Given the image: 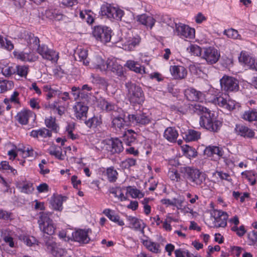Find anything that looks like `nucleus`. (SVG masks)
Listing matches in <instances>:
<instances>
[{
    "label": "nucleus",
    "mask_w": 257,
    "mask_h": 257,
    "mask_svg": "<svg viewBox=\"0 0 257 257\" xmlns=\"http://www.w3.org/2000/svg\"><path fill=\"white\" fill-rule=\"evenodd\" d=\"M194 111L196 113H201L200 117V125L213 132H217L221 126V122L216 117L214 113L205 107L199 104L194 106Z\"/></svg>",
    "instance_id": "obj_1"
},
{
    "label": "nucleus",
    "mask_w": 257,
    "mask_h": 257,
    "mask_svg": "<svg viewBox=\"0 0 257 257\" xmlns=\"http://www.w3.org/2000/svg\"><path fill=\"white\" fill-rule=\"evenodd\" d=\"M179 171L188 181L197 186H201L207 178L205 173L194 167H181Z\"/></svg>",
    "instance_id": "obj_2"
},
{
    "label": "nucleus",
    "mask_w": 257,
    "mask_h": 257,
    "mask_svg": "<svg viewBox=\"0 0 257 257\" xmlns=\"http://www.w3.org/2000/svg\"><path fill=\"white\" fill-rule=\"evenodd\" d=\"M52 213L50 212H41L39 213L38 223L40 230L49 235L54 234L56 227L50 218Z\"/></svg>",
    "instance_id": "obj_3"
},
{
    "label": "nucleus",
    "mask_w": 257,
    "mask_h": 257,
    "mask_svg": "<svg viewBox=\"0 0 257 257\" xmlns=\"http://www.w3.org/2000/svg\"><path fill=\"white\" fill-rule=\"evenodd\" d=\"M127 89V96L131 103L135 105L142 104L145 100V96L141 87L134 83L126 84Z\"/></svg>",
    "instance_id": "obj_4"
},
{
    "label": "nucleus",
    "mask_w": 257,
    "mask_h": 257,
    "mask_svg": "<svg viewBox=\"0 0 257 257\" xmlns=\"http://www.w3.org/2000/svg\"><path fill=\"white\" fill-rule=\"evenodd\" d=\"M18 152H20L24 158L31 157L37 159H38L37 157L41 155L40 152L35 151L30 146H19L18 147H17L14 146L11 150L8 151L9 159L10 160L15 159Z\"/></svg>",
    "instance_id": "obj_5"
},
{
    "label": "nucleus",
    "mask_w": 257,
    "mask_h": 257,
    "mask_svg": "<svg viewBox=\"0 0 257 257\" xmlns=\"http://www.w3.org/2000/svg\"><path fill=\"white\" fill-rule=\"evenodd\" d=\"M100 14L102 16L105 17L108 19L121 20L124 12L115 7L112 6L108 4H105L101 6Z\"/></svg>",
    "instance_id": "obj_6"
},
{
    "label": "nucleus",
    "mask_w": 257,
    "mask_h": 257,
    "mask_svg": "<svg viewBox=\"0 0 257 257\" xmlns=\"http://www.w3.org/2000/svg\"><path fill=\"white\" fill-rule=\"evenodd\" d=\"M103 150L107 151L110 154L119 153L123 150L122 142L117 138H112L101 142Z\"/></svg>",
    "instance_id": "obj_7"
},
{
    "label": "nucleus",
    "mask_w": 257,
    "mask_h": 257,
    "mask_svg": "<svg viewBox=\"0 0 257 257\" xmlns=\"http://www.w3.org/2000/svg\"><path fill=\"white\" fill-rule=\"evenodd\" d=\"M211 217L214 218L213 226L216 228H225L227 226L228 214L220 209H213L210 212Z\"/></svg>",
    "instance_id": "obj_8"
},
{
    "label": "nucleus",
    "mask_w": 257,
    "mask_h": 257,
    "mask_svg": "<svg viewBox=\"0 0 257 257\" xmlns=\"http://www.w3.org/2000/svg\"><path fill=\"white\" fill-rule=\"evenodd\" d=\"M111 30L103 26H97L94 27L93 35L95 39L103 43L110 42L111 37Z\"/></svg>",
    "instance_id": "obj_9"
},
{
    "label": "nucleus",
    "mask_w": 257,
    "mask_h": 257,
    "mask_svg": "<svg viewBox=\"0 0 257 257\" xmlns=\"http://www.w3.org/2000/svg\"><path fill=\"white\" fill-rule=\"evenodd\" d=\"M174 34L181 39H192L195 38V29L185 24L179 23L176 25Z\"/></svg>",
    "instance_id": "obj_10"
},
{
    "label": "nucleus",
    "mask_w": 257,
    "mask_h": 257,
    "mask_svg": "<svg viewBox=\"0 0 257 257\" xmlns=\"http://www.w3.org/2000/svg\"><path fill=\"white\" fill-rule=\"evenodd\" d=\"M37 51L43 59L51 61L52 63H56L58 60V53L54 49L49 48L45 44L39 45Z\"/></svg>",
    "instance_id": "obj_11"
},
{
    "label": "nucleus",
    "mask_w": 257,
    "mask_h": 257,
    "mask_svg": "<svg viewBox=\"0 0 257 257\" xmlns=\"http://www.w3.org/2000/svg\"><path fill=\"white\" fill-rule=\"evenodd\" d=\"M213 102L229 111L232 110L235 108L236 106H238V103L226 95L216 97L213 99Z\"/></svg>",
    "instance_id": "obj_12"
},
{
    "label": "nucleus",
    "mask_w": 257,
    "mask_h": 257,
    "mask_svg": "<svg viewBox=\"0 0 257 257\" xmlns=\"http://www.w3.org/2000/svg\"><path fill=\"white\" fill-rule=\"evenodd\" d=\"M92 233L90 228L78 229L72 234L73 240L80 244H87L90 241L89 234Z\"/></svg>",
    "instance_id": "obj_13"
},
{
    "label": "nucleus",
    "mask_w": 257,
    "mask_h": 257,
    "mask_svg": "<svg viewBox=\"0 0 257 257\" xmlns=\"http://www.w3.org/2000/svg\"><path fill=\"white\" fill-rule=\"evenodd\" d=\"M220 57L219 52L215 48L211 47L203 49L202 58L209 64L216 63Z\"/></svg>",
    "instance_id": "obj_14"
},
{
    "label": "nucleus",
    "mask_w": 257,
    "mask_h": 257,
    "mask_svg": "<svg viewBox=\"0 0 257 257\" xmlns=\"http://www.w3.org/2000/svg\"><path fill=\"white\" fill-rule=\"evenodd\" d=\"M221 88L226 91H237L239 89L238 81L234 78L224 76L220 80Z\"/></svg>",
    "instance_id": "obj_15"
},
{
    "label": "nucleus",
    "mask_w": 257,
    "mask_h": 257,
    "mask_svg": "<svg viewBox=\"0 0 257 257\" xmlns=\"http://www.w3.org/2000/svg\"><path fill=\"white\" fill-rule=\"evenodd\" d=\"M126 219L130 228L140 231L143 234L145 233L144 229L146 227V224L143 220L130 215L126 216Z\"/></svg>",
    "instance_id": "obj_16"
},
{
    "label": "nucleus",
    "mask_w": 257,
    "mask_h": 257,
    "mask_svg": "<svg viewBox=\"0 0 257 257\" xmlns=\"http://www.w3.org/2000/svg\"><path fill=\"white\" fill-rule=\"evenodd\" d=\"M141 42V38L139 36H129L122 39V49L126 51L134 50Z\"/></svg>",
    "instance_id": "obj_17"
},
{
    "label": "nucleus",
    "mask_w": 257,
    "mask_h": 257,
    "mask_svg": "<svg viewBox=\"0 0 257 257\" xmlns=\"http://www.w3.org/2000/svg\"><path fill=\"white\" fill-rule=\"evenodd\" d=\"M129 121L141 125H146L151 122V118L148 114L145 112H139L136 114H129L128 115Z\"/></svg>",
    "instance_id": "obj_18"
},
{
    "label": "nucleus",
    "mask_w": 257,
    "mask_h": 257,
    "mask_svg": "<svg viewBox=\"0 0 257 257\" xmlns=\"http://www.w3.org/2000/svg\"><path fill=\"white\" fill-rule=\"evenodd\" d=\"M184 93L186 98L189 101L202 102L205 99L204 93L192 87L186 89Z\"/></svg>",
    "instance_id": "obj_19"
},
{
    "label": "nucleus",
    "mask_w": 257,
    "mask_h": 257,
    "mask_svg": "<svg viewBox=\"0 0 257 257\" xmlns=\"http://www.w3.org/2000/svg\"><path fill=\"white\" fill-rule=\"evenodd\" d=\"M74 115L77 119L85 120L87 117L88 107L83 102H77L73 107Z\"/></svg>",
    "instance_id": "obj_20"
},
{
    "label": "nucleus",
    "mask_w": 257,
    "mask_h": 257,
    "mask_svg": "<svg viewBox=\"0 0 257 257\" xmlns=\"http://www.w3.org/2000/svg\"><path fill=\"white\" fill-rule=\"evenodd\" d=\"M46 244L47 249L55 257H61L66 252L65 250L55 242L47 241Z\"/></svg>",
    "instance_id": "obj_21"
},
{
    "label": "nucleus",
    "mask_w": 257,
    "mask_h": 257,
    "mask_svg": "<svg viewBox=\"0 0 257 257\" xmlns=\"http://www.w3.org/2000/svg\"><path fill=\"white\" fill-rule=\"evenodd\" d=\"M170 71L172 76L176 79H182L184 78L187 74L186 69L180 65L171 66Z\"/></svg>",
    "instance_id": "obj_22"
},
{
    "label": "nucleus",
    "mask_w": 257,
    "mask_h": 257,
    "mask_svg": "<svg viewBox=\"0 0 257 257\" xmlns=\"http://www.w3.org/2000/svg\"><path fill=\"white\" fill-rule=\"evenodd\" d=\"M142 243L149 251L152 253L159 254L161 252V244L159 243L153 241L149 238L143 239Z\"/></svg>",
    "instance_id": "obj_23"
},
{
    "label": "nucleus",
    "mask_w": 257,
    "mask_h": 257,
    "mask_svg": "<svg viewBox=\"0 0 257 257\" xmlns=\"http://www.w3.org/2000/svg\"><path fill=\"white\" fill-rule=\"evenodd\" d=\"M107 69L111 70L118 76H121L123 73L122 66L118 63L117 60L115 58L107 59Z\"/></svg>",
    "instance_id": "obj_24"
},
{
    "label": "nucleus",
    "mask_w": 257,
    "mask_h": 257,
    "mask_svg": "<svg viewBox=\"0 0 257 257\" xmlns=\"http://www.w3.org/2000/svg\"><path fill=\"white\" fill-rule=\"evenodd\" d=\"M235 133L243 137L253 138L254 132L248 127L242 124H237L234 129Z\"/></svg>",
    "instance_id": "obj_25"
},
{
    "label": "nucleus",
    "mask_w": 257,
    "mask_h": 257,
    "mask_svg": "<svg viewBox=\"0 0 257 257\" xmlns=\"http://www.w3.org/2000/svg\"><path fill=\"white\" fill-rule=\"evenodd\" d=\"M16 187L21 192L28 194L32 193L34 190L33 184L27 180L18 182Z\"/></svg>",
    "instance_id": "obj_26"
},
{
    "label": "nucleus",
    "mask_w": 257,
    "mask_h": 257,
    "mask_svg": "<svg viewBox=\"0 0 257 257\" xmlns=\"http://www.w3.org/2000/svg\"><path fill=\"white\" fill-rule=\"evenodd\" d=\"M93 68L99 69L100 71L107 70V60L105 61L101 57L96 56L91 61Z\"/></svg>",
    "instance_id": "obj_27"
},
{
    "label": "nucleus",
    "mask_w": 257,
    "mask_h": 257,
    "mask_svg": "<svg viewBox=\"0 0 257 257\" xmlns=\"http://www.w3.org/2000/svg\"><path fill=\"white\" fill-rule=\"evenodd\" d=\"M33 115V113L32 111L24 109L18 113L16 118L20 124L25 125L28 123L29 118L32 117Z\"/></svg>",
    "instance_id": "obj_28"
},
{
    "label": "nucleus",
    "mask_w": 257,
    "mask_h": 257,
    "mask_svg": "<svg viewBox=\"0 0 257 257\" xmlns=\"http://www.w3.org/2000/svg\"><path fill=\"white\" fill-rule=\"evenodd\" d=\"M124 66L128 68L130 70L134 71L137 73L144 74L146 73L145 68L143 66H141L138 64V62L134 60H127Z\"/></svg>",
    "instance_id": "obj_29"
},
{
    "label": "nucleus",
    "mask_w": 257,
    "mask_h": 257,
    "mask_svg": "<svg viewBox=\"0 0 257 257\" xmlns=\"http://www.w3.org/2000/svg\"><path fill=\"white\" fill-rule=\"evenodd\" d=\"M138 21L145 26L147 29H152L155 25L156 20L151 16L143 14L138 17Z\"/></svg>",
    "instance_id": "obj_30"
},
{
    "label": "nucleus",
    "mask_w": 257,
    "mask_h": 257,
    "mask_svg": "<svg viewBox=\"0 0 257 257\" xmlns=\"http://www.w3.org/2000/svg\"><path fill=\"white\" fill-rule=\"evenodd\" d=\"M52 133L50 131L45 127H43L38 130H34L31 132L30 136L34 138H47L51 137Z\"/></svg>",
    "instance_id": "obj_31"
},
{
    "label": "nucleus",
    "mask_w": 257,
    "mask_h": 257,
    "mask_svg": "<svg viewBox=\"0 0 257 257\" xmlns=\"http://www.w3.org/2000/svg\"><path fill=\"white\" fill-rule=\"evenodd\" d=\"M178 137V133L175 127H168L164 131V137L169 142L174 143Z\"/></svg>",
    "instance_id": "obj_32"
},
{
    "label": "nucleus",
    "mask_w": 257,
    "mask_h": 257,
    "mask_svg": "<svg viewBox=\"0 0 257 257\" xmlns=\"http://www.w3.org/2000/svg\"><path fill=\"white\" fill-rule=\"evenodd\" d=\"M14 54L16 58L24 62H34L37 59V57L31 53L14 52Z\"/></svg>",
    "instance_id": "obj_33"
},
{
    "label": "nucleus",
    "mask_w": 257,
    "mask_h": 257,
    "mask_svg": "<svg viewBox=\"0 0 257 257\" xmlns=\"http://www.w3.org/2000/svg\"><path fill=\"white\" fill-rule=\"evenodd\" d=\"M201 134L199 132L189 130L184 134L183 138L186 142H192L197 141L200 138Z\"/></svg>",
    "instance_id": "obj_34"
},
{
    "label": "nucleus",
    "mask_w": 257,
    "mask_h": 257,
    "mask_svg": "<svg viewBox=\"0 0 257 257\" xmlns=\"http://www.w3.org/2000/svg\"><path fill=\"white\" fill-rule=\"evenodd\" d=\"M137 136V134L132 130L125 131L123 137L125 144L127 146H131L133 143L135 142Z\"/></svg>",
    "instance_id": "obj_35"
},
{
    "label": "nucleus",
    "mask_w": 257,
    "mask_h": 257,
    "mask_svg": "<svg viewBox=\"0 0 257 257\" xmlns=\"http://www.w3.org/2000/svg\"><path fill=\"white\" fill-rule=\"evenodd\" d=\"M66 198V197L62 195L55 197L52 202L53 208L56 210L61 211L63 209V203Z\"/></svg>",
    "instance_id": "obj_36"
},
{
    "label": "nucleus",
    "mask_w": 257,
    "mask_h": 257,
    "mask_svg": "<svg viewBox=\"0 0 257 257\" xmlns=\"http://www.w3.org/2000/svg\"><path fill=\"white\" fill-rule=\"evenodd\" d=\"M25 40L28 45H33V47L36 46L38 48L39 45H40L39 44V39L38 37H35L33 34L31 33H25Z\"/></svg>",
    "instance_id": "obj_37"
},
{
    "label": "nucleus",
    "mask_w": 257,
    "mask_h": 257,
    "mask_svg": "<svg viewBox=\"0 0 257 257\" xmlns=\"http://www.w3.org/2000/svg\"><path fill=\"white\" fill-rule=\"evenodd\" d=\"M241 175L246 179L251 185L255 184L257 180V174L252 171H245L241 173Z\"/></svg>",
    "instance_id": "obj_38"
},
{
    "label": "nucleus",
    "mask_w": 257,
    "mask_h": 257,
    "mask_svg": "<svg viewBox=\"0 0 257 257\" xmlns=\"http://www.w3.org/2000/svg\"><path fill=\"white\" fill-rule=\"evenodd\" d=\"M182 150L184 155L189 160L194 159L197 155V153L194 148L187 145L182 146Z\"/></svg>",
    "instance_id": "obj_39"
},
{
    "label": "nucleus",
    "mask_w": 257,
    "mask_h": 257,
    "mask_svg": "<svg viewBox=\"0 0 257 257\" xmlns=\"http://www.w3.org/2000/svg\"><path fill=\"white\" fill-rule=\"evenodd\" d=\"M242 118L248 121H257V111L253 109L245 111L242 114Z\"/></svg>",
    "instance_id": "obj_40"
},
{
    "label": "nucleus",
    "mask_w": 257,
    "mask_h": 257,
    "mask_svg": "<svg viewBox=\"0 0 257 257\" xmlns=\"http://www.w3.org/2000/svg\"><path fill=\"white\" fill-rule=\"evenodd\" d=\"M109 192L110 194L113 195L114 197L117 198L121 201H125L127 198L125 197L121 189L118 187H112L109 189Z\"/></svg>",
    "instance_id": "obj_41"
},
{
    "label": "nucleus",
    "mask_w": 257,
    "mask_h": 257,
    "mask_svg": "<svg viewBox=\"0 0 257 257\" xmlns=\"http://www.w3.org/2000/svg\"><path fill=\"white\" fill-rule=\"evenodd\" d=\"M45 124L48 128H50L52 131L56 133L57 132L59 129V126L56 123L55 117L49 116L46 118L45 119Z\"/></svg>",
    "instance_id": "obj_42"
},
{
    "label": "nucleus",
    "mask_w": 257,
    "mask_h": 257,
    "mask_svg": "<svg viewBox=\"0 0 257 257\" xmlns=\"http://www.w3.org/2000/svg\"><path fill=\"white\" fill-rule=\"evenodd\" d=\"M187 51L192 55L202 56V51L201 48L196 44H190L187 48Z\"/></svg>",
    "instance_id": "obj_43"
},
{
    "label": "nucleus",
    "mask_w": 257,
    "mask_h": 257,
    "mask_svg": "<svg viewBox=\"0 0 257 257\" xmlns=\"http://www.w3.org/2000/svg\"><path fill=\"white\" fill-rule=\"evenodd\" d=\"M78 56L79 61L82 62L83 64L87 66L89 63V61L88 59V51L86 49H79L78 50Z\"/></svg>",
    "instance_id": "obj_44"
},
{
    "label": "nucleus",
    "mask_w": 257,
    "mask_h": 257,
    "mask_svg": "<svg viewBox=\"0 0 257 257\" xmlns=\"http://www.w3.org/2000/svg\"><path fill=\"white\" fill-rule=\"evenodd\" d=\"M126 190L131 197L134 198H142L144 197L145 195L144 193L137 189L136 187L128 186L126 188Z\"/></svg>",
    "instance_id": "obj_45"
},
{
    "label": "nucleus",
    "mask_w": 257,
    "mask_h": 257,
    "mask_svg": "<svg viewBox=\"0 0 257 257\" xmlns=\"http://www.w3.org/2000/svg\"><path fill=\"white\" fill-rule=\"evenodd\" d=\"M101 119L100 117L93 116L85 121L86 125L91 128L95 127L101 124Z\"/></svg>",
    "instance_id": "obj_46"
},
{
    "label": "nucleus",
    "mask_w": 257,
    "mask_h": 257,
    "mask_svg": "<svg viewBox=\"0 0 257 257\" xmlns=\"http://www.w3.org/2000/svg\"><path fill=\"white\" fill-rule=\"evenodd\" d=\"M106 176L110 182H114L117 179L118 173L113 167H110L106 170Z\"/></svg>",
    "instance_id": "obj_47"
},
{
    "label": "nucleus",
    "mask_w": 257,
    "mask_h": 257,
    "mask_svg": "<svg viewBox=\"0 0 257 257\" xmlns=\"http://www.w3.org/2000/svg\"><path fill=\"white\" fill-rule=\"evenodd\" d=\"M112 125L115 128L120 130L124 127L125 121L124 119L120 116L115 117L112 120Z\"/></svg>",
    "instance_id": "obj_48"
},
{
    "label": "nucleus",
    "mask_w": 257,
    "mask_h": 257,
    "mask_svg": "<svg viewBox=\"0 0 257 257\" xmlns=\"http://www.w3.org/2000/svg\"><path fill=\"white\" fill-rule=\"evenodd\" d=\"M160 22L166 24L167 26L175 28L176 25L177 24L175 23L173 19L169 15H163L160 19Z\"/></svg>",
    "instance_id": "obj_49"
},
{
    "label": "nucleus",
    "mask_w": 257,
    "mask_h": 257,
    "mask_svg": "<svg viewBox=\"0 0 257 257\" xmlns=\"http://www.w3.org/2000/svg\"><path fill=\"white\" fill-rule=\"evenodd\" d=\"M169 176L170 179L174 182H178L181 180V176L176 169L169 168Z\"/></svg>",
    "instance_id": "obj_50"
},
{
    "label": "nucleus",
    "mask_w": 257,
    "mask_h": 257,
    "mask_svg": "<svg viewBox=\"0 0 257 257\" xmlns=\"http://www.w3.org/2000/svg\"><path fill=\"white\" fill-rule=\"evenodd\" d=\"M151 200L150 198H145L141 201V203L143 205V209L144 213L146 215H149L151 212V207L149 204L150 201Z\"/></svg>",
    "instance_id": "obj_51"
},
{
    "label": "nucleus",
    "mask_w": 257,
    "mask_h": 257,
    "mask_svg": "<svg viewBox=\"0 0 257 257\" xmlns=\"http://www.w3.org/2000/svg\"><path fill=\"white\" fill-rule=\"evenodd\" d=\"M224 34L227 37L233 39H241L240 35L238 34V31L233 29H230L224 31Z\"/></svg>",
    "instance_id": "obj_52"
},
{
    "label": "nucleus",
    "mask_w": 257,
    "mask_h": 257,
    "mask_svg": "<svg viewBox=\"0 0 257 257\" xmlns=\"http://www.w3.org/2000/svg\"><path fill=\"white\" fill-rule=\"evenodd\" d=\"M16 72L21 77H26L28 73L29 68L25 65H17L16 66Z\"/></svg>",
    "instance_id": "obj_53"
},
{
    "label": "nucleus",
    "mask_w": 257,
    "mask_h": 257,
    "mask_svg": "<svg viewBox=\"0 0 257 257\" xmlns=\"http://www.w3.org/2000/svg\"><path fill=\"white\" fill-rule=\"evenodd\" d=\"M252 57H250L249 55L244 52H241L240 56L239 57V61L243 63L247 66L252 59Z\"/></svg>",
    "instance_id": "obj_54"
},
{
    "label": "nucleus",
    "mask_w": 257,
    "mask_h": 257,
    "mask_svg": "<svg viewBox=\"0 0 257 257\" xmlns=\"http://www.w3.org/2000/svg\"><path fill=\"white\" fill-rule=\"evenodd\" d=\"M231 230L235 232L239 237L243 236L246 232L243 225L240 226L239 227L238 226H233L231 228Z\"/></svg>",
    "instance_id": "obj_55"
},
{
    "label": "nucleus",
    "mask_w": 257,
    "mask_h": 257,
    "mask_svg": "<svg viewBox=\"0 0 257 257\" xmlns=\"http://www.w3.org/2000/svg\"><path fill=\"white\" fill-rule=\"evenodd\" d=\"M91 13V11H85L84 13L83 12H81L80 13V17L82 19H85L87 23L92 24L94 21V19Z\"/></svg>",
    "instance_id": "obj_56"
},
{
    "label": "nucleus",
    "mask_w": 257,
    "mask_h": 257,
    "mask_svg": "<svg viewBox=\"0 0 257 257\" xmlns=\"http://www.w3.org/2000/svg\"><path fill=\"white\" fill-rule=\"evenodd\" d=\"M0 170H11V172L14 175H15L17 173V170L13 169L9 164V162H1Z\"/></svg>",
    "instance_id": "obj_57"
},
{
    "label": "nucleus",
    "mask_w": 257,
    "mask_h": 257,
    "mask_svg": "<svg viewBox=\"0 0 257 257\" xmlns=\"http://www.w3.org/2000/svg\"><path fill=\"white\" fill-rule=\"evenodd\" d=\"M173 206L176 207L178 209H182L183 207L184 199L183 197L174 198L173 199Z\"/></svg>",
    "instance_id": "obj_58"
},
{
    "label": "nucleus",
    "mask_w": 257,
    "mask_h": 257,
    "mask_svg": "<svg viewBox=\"0 0 257 257\" xmlns=\"http://www.w3.org/2000/svg\"><path fill=\"white\" fill-rule=\"evenodd\" d=\"M248 239L250 245H254L257 243V231L253 230L248 235Z\"/></svg>",
    "instance_id": "obj_59"
},
{
    "label": "nucleus",
    "mask_w": 257,
    "mask_h": 257,
    "mask_svg": "<svg viewBox=\"0 0 257 257\" xmlns=\"http://www.w3.org/2000/svg\"><path fill=\"white\" fill-rule=\"evenodd\" d=\"M1 47L5 49L11 51L14 49V45L12 42L8 40L7 39L4 38L3 39V44H2Z\"/></svg>",
    "instance_id": "obj_60"
},
{
    "label": "nucleus",
    "mask_w": 257,
    "mask_h": 257,
    "mask_svg": "<svg viewBox=\"0 0 257 257\" xmlns=\"http://www.w3.org/2000/svg\"><path fill=\"white\" fill-rule=\"evenodd\" d=\"M128 24H131L134 21V16L132 13L128 12L122 16L121 20Z\"/></svg>",
    "instance_id": "obj_61"
},
{
    "label": "nucleus",
    "mask_w": 257,
    "mask_h": 257,
    "mask_svg": "<svg viewBox=\"0 0 257 257\" xmlns=\"http://www.w3.org/2000/svg\"><path fill=\"white\" fill-rule=\"evenodd\" d=\"M11 83L10 81L4 80L0 81V93H3L6 91L10 88Z\"/></svg>",
    "instance_id": "obj_62"
},
{
    "label": "nucleus",
    "mask_w": 257,
    "mask_h": 257,
    "mask_svg": "<svg viewBox=\"0 0 257 257\" xmlns=\"http://www.w3.org/2000/svg\"><path fill=\"white\" fill-rule=\"evenodd\" d=\"M2 72L4 75L8 77L16 73V69L12 67H6L2 69Z\"/></svg>",
    "instance_id": "obj_63"
},
{
    "label": "nucleus",
    "mask_w": 257,
    "mask_h": 257,
    "mask_svg": "<svg viewBox=\"0 0 257 257\" xmlns=\"http://www.w3.org/2000/svg\"><path fill=\"white\" fill-rule=\"evenodd\" d=\"M216 173L222 180H224L229 182H231L232 180L228 173H224L222 171H216Z\"/></svg>",
    "instance_id": "obj_64"
}]
</instances>
